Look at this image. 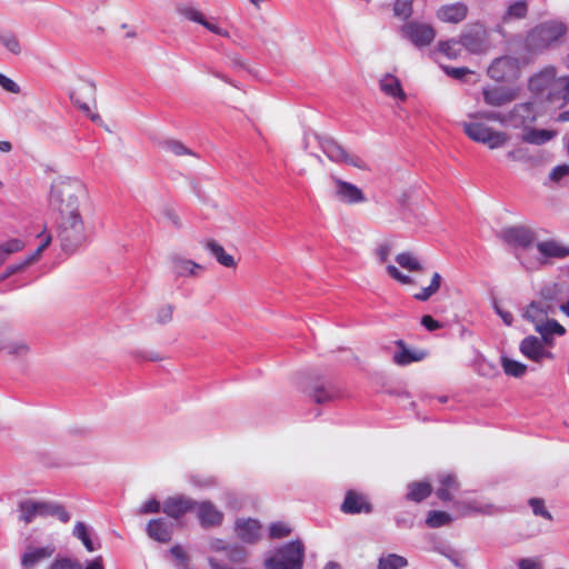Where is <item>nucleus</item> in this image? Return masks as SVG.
Masks as SVG:
<instances>
[{"label": "nucleus", "mask_w": 569, "mask_h": 569, "mask_svg": "<svg viewBox=\"0 0 569 569\" xmlns=\"http://www.w3.org/2000/svg\"><path fill=\"white\" fill-rule=\"evenodd\" d=\"M557 70L548 66L532 74L528 80V89L536 100L562 108L569 102V77H556Z\"/></svg>", "instance_id": "obj_1"}, {"label": "nucleus", "mask_w": 569, "mask_h": 569, "mask_svg": "<svg viewBox=\"0 0 569 569\" xmlns=\"http://www.w3.org/2000/svg\"><path fill=\"white\" fill-rule=\"evenodd\" d=\"M84 183L76 178H60L51 186L49 204L59 216L80 212L79 206L87 198Z\"/></svg>", "instance_id": "obj_2"}, {"label": "nucleus", "mask_w": 569, "mask_h": 569, "mask_svg": "<svg viewBox=\"0 0 569 569\" xmlns=\"http://www.w3.org/2000/svg\"><path fill=\"white\" fill-rule=\"evenodd\" d=\"M313 144H318L328 159L336 163H346L355 168L365 170L367 163L359 156L348 152L338 141L328 136H320L315 132H306L302 146L306 151H310Z\"/></svg>", "instance_id": "obj_3"}, {"label": "nucleus", "mask_w": 569, "mask_h": 569, "mask_svg": "<svg viewBox=\"0 0 569 569\" xmlns=\"http://www.w3.org/2000/svg\"><path fill=\"white\" fill-rule=\"evenodd\" d=\"M57 238L61 249L68 253L74 252L88 240V229L80 212L58 217Z\"/></svg>", "instance_id": "obj_4"}, {"label": "nucleus", "mask_w": 569, "mask_h": 569, "mask_svg": "<svg viewBox=\"0 0 569 569\" xmlns=\"http://www.w3.org/2000/svg\"><path fill=\"white\" fill-rule=\"evenodd\" d=\"M567 31L565 23L557 20L542 22L526 36L525 49L530 53H541L557 42Z\"/></svg>", "instance_id": "obj_5"}, {"label": "nucleus", "mask_w": 569, "mask_h": 569, "mask_svg": "<svg viewBox=\"0 0 569 569\" xmlns=\"http://www.w3.org/2000/svg\"><path fill=\"white\" fill-rule=\"evenodd\" d=\"M420 194L416 188L403 191L398 200L396 211L393 210V222L399 227H413L423 223V217L419 212Z\"/></svg>", "instance_id": "obj_6"}, {"label": "nucleus", "mask_w": 569, "mask_h": 569, "mask_svg": "<svg viewBox=\"0 0 569 569\" xmlns=\"http://www.w3.org/2000/svg\"><path fill=\"white\" fill-rule=\"evenodd\" d=\"M305 546L300 540L290 541L278 548L264 560L266 569H302Z\"/></svg>", "instance_id": "obj_7"}, {"label": "nucleus", "mask_w": 569, "mask_h": 569, "mask_svg": "<svg viewBox=\"0 0 569 569\" xmlns=\"http://www.w3.org/2000/svg\"><path fill=\"white\" fill-rule=\"evenodd\" d=\"M465 134L475 142L483 143L489 149L503 147L509 136L503 131H497L479 120L465 121L461 123Z\"/></svg>", "instance_id": "obj_8"}, {"label": "nucleus", "mask_w": 569, "mask_h": 569, "mask_svg": "<svg viewBox=\"0 0 569 569\" xmlns=\"http://www.w3.org/2000/svg\"><path fill=\"white\" fill-rule=\"evenodd\" d=\"M536 247L540 254L538 260L529 261L522 254H517L518 260L528 270L537 268L538 264L547 262L548 259H562L569 256V247L556 240L540 241Z\"/></svg>", "instance_id": "obj_9"}, {"label": "nucleus", "mask_w": 569, "mask_h": 569, "mask_svg": "<svg viewBox=\"0 0 569 569\" xmlns=\"http://www.w3.org/2000/svg\"><path fill=\"white\" fill-rule=\"evenodd\" d=\"M520 60L511 56L495 59L488 68V76L496 81H510L519 77Z\"/></svg>", "instance_id": "obj_10"}, {"label": "nucleus", "mask_w": 569, "mask_h": 569, "mask_svg": "<svg viewBox=\"0 0 569 569\" xmlns=\"http://www.w3.org/2000/svg\"><path fill=\"white\" fill-rule=\"evenodd\" d=\"M402 36L416 47L429 46L436 37L435 29L428 24L410 21L401 28Z\"/></svg>", "instance_id": "obj_11"}, {"label": "nucleus", "mask_w": 569, "mask_h": 569, "mask_svg": "<svg viewBox=\"0 0 569 569\" xmlns=\"http://www.w3.org/2000/svg\"><path fill=\"white\" fill-rule=\"evenodd\" d=\"M332 191L336 199L347 204L362 203L366 196L356 184L347 182L338 177H331Z\"/></svg>", "instance_id": "obj_12"}, {"label": "nucleus", "mask_w": 569, "mask_h": 569, "mask_svg": "<svg viewBox=\"0 0 569 569\" xmlns=\"http://www.w3.org/2000/svg\"><path fill=\"white\" fill-rule=\"evenodd\" d=\"M502 240L516 249L527 250L536 240L532 229L525 226H513L501 231Z\"/></svg>", "instance_id": "obj_13"}, {"label": "nucleus", "mask_w": 569, "mask_h": 569, "mask_svg": "<svg viewBox=\"0 0 569 569\" xmlns=\"http://www.w3.org/2000/svg\"><path fill=\"white\" fill-rule=\"evenodd\" d=\"M519 97V89L501 86H487L482 89V98L490 107H503Z\"/></svg>", "instance_id": "obj_14"}, {"label": "nucleus", "mask_w": 569, "mask_h": 569, "mask_svg": "<svg viewBox=\"0 0 569 569\" xmlns=\"http://www.w3.org/2000/svg\"><path fill=\"white\" fill-rule=\"evenodd\" d=\"M197 501L184 495L168 497L162 503V512L168 517L178 520L186 513L193 511Z\"/></svg>", "instance_id": "obj_15"}, {"label": "nucleus", "mask_w": 569, "mask_h": 569, "mask_svg": "<svg viewBox=\"0 0 569 569\" xmlns=\"http://www.w3.org/2000/svg\"><path fill=\"white\" fill-rule=\"evenodd\" d=\"M261 530L262 526L257 519L238 518L234 521V533L244 543H257L261 538Z\"/></svg>", "instance_id": "obj_16"}, {"label": "nucleus", "mask_w": 569, "mask_h": 569, "mask_svg": "<svg viewBox=\"0 0 569 569\" xmlns=\"http://www.w3.org/2000/svg\"><path fill=\"white\" fill-rule=\"evenodd\" d=\"M462 47L471 53H481L488 43V33L482 24H475L462 33L460 39Z\"/></svg>", "instance_id": "obj_17"}, {"label": "nucleus", "mask_w": 569, "mask_h": 569, "mask_svg": "<svg viewBox=\"0 0 569 569\" xmlns=\"http://www.w3.org/2000/svg\"><path fill=\"white\" fill-rule=\"evenodd\" d=\"M519 350L523 357L535 362H541L545 358L552 359L553 355L545 348L542 338L528 336L520 342Z\"/></svg>", "instance_id": "obj_18"}, {"label": "nucleus", "mask_w": 569, "mask_h": 569, "mask_svg": "<svg viewBox=\"0 0 569 569\" xmlns=\"http://www.w3.org/2000/svg\"><path fill=\"white\" fill-rule=\"evenodd\" d=\"M538 111L531 101L516 104L511 111L507 113L508 124L513 128L531 124L537 120Z\"/></svg>", "instance_id": "obj_19"}, {"label": "nucleus", "mask_w": 569, "mask_h": 569, "mask_svg": "<svg viewBox=\"0 0 569 569\" xmlns=\"http://www.w3.org/2000/svg\"><path fill=\"white\" fill-rule=\"evenodd\" d=\"M199 523L202 528L219 527L223 521V513L211 501H197L194 508Z\"/></svg>", "instance_id": "obj_20"}, {"label": "nucleus", "mask_w": 569, "mask_h": 569, "mask_svg": "<svg viewBox=\"0 0 569 569\" xmlns=\"http://www.w3.org/2000/svg\"><path fill=\"white\" fill-rule=\"evenodd\" d=\"M396 350L393 351V362L399 366H408L413 362H420L428 357L425 349L411 348L402 340L395 341Z\"/></svg>", "instance_id": "obj_21"}, {"label": "nucleus", "mask_w": 569, "mask_h": 569, "mask_svg": "<svg viewBox=\"0 0 569 569\" xmlns=\"http://www.w3.org/2000/svg\"><path fill=\"white\" fill-rule=\"evenodd\" d=\"M174 523L167 518L151 519L146 527L148 537L160 543H168L173 535Z\"/></svg>", "instance_id": "obj_22"}, {"label": "nucleus", "mask_w": 569, "mask_h": 569, "mask_svg": "<svg viewBox=\"0 0 569 569\" xmlns=\"http://www.w3.org/2000/svg\"><path fill=\"white\" fill-rule=\"evenodd\" d=\"M459 490V482L453 472L442 471L437 475L436 496L443 502L451 501Z\"/></svg>", "instance_id": "obj_23"}, {"label": "nucleus", "mask_w": 569, "mask_h": 569, "mask_svg": "<svg viewBox=\"0 0 569 569\" xmlns=\"http://www.w3.org/2000/svg\"><path fill=\"white\" fill-rule=\"evenodd\" d=\"M54 552V548L52 546L46 547H32L29 546L27 550L21 556V567L22 569H32L42 560L50 558Z\"/></svg>", "instance_id": "obj_24"}, {"label": "nucleus", "mask_w": 569, "mask_h": 569, "mask_svg": "<svg viewBox=\"0 0 569 569\" xmlns=\"http://www.w3.org/2000/svg\"><path fill=\"white\" fill-rule=\"evenodd\" d=\"M30 343L23 338L7 339L0 331V351L6 350L9 356L14 358H26L30 352Z\"/></svg>", "instance_id": "obj_25"}, {"label": "nucleus", "mask_w": 569, "mask_h": 569, "mask_svg": "<svg viewBox=\"0 0 569 569\" xmlns=\"http://www.w3.org/2000/svg\"><path fill=\"white\" fill-rule=\"evenodd\" d=\"M468 7L462 2L445 4L437 11V17L449 23H459L467 17Z\"/></svg>", "instance_id": "obj_26"}, {"label": "nucleus", "mask_w": 569, "mask_h": 569, "mask_svg": "<svg viewBox=\"0 0 569 569\" xmlns=\"http://www.w3.org/2000/svg\"><path fill=\"white\" fill-rule=\"evenodd\" d=\"M341 510L345 513L355 515L360 512H369L370 506L363 496L355 491H348L341 505Z\"/></svg>", "instance_id": "obj_27"}, {"label": "nucleus", "mask_w": 569, "mask_h": 569, "mask_svg": "<svg viewBox=\"0 0 569 569\" xmlns=\"http://www.w3.org/2000/svg\"><path fill=\"white\" fill-rule=\"evenodd\" d=\"M203 246L221 266L226 268H234L237 266L234 258L227 253L223 247L217 241L208 240Z\"/></svg>", "instance_id": "obj_28"}, {"label": "nucleus", "mask_w": 569, "mask_h": 569, "mask_svg": "<svg viewBox=\"0 0 569 569\" xmlns=\"http://www.w3.org/2000/svg\"><path fill=\"white\" fill-rule=\"evenodd\" d=\"M458 510L461 512V516H467L473 512L489 513L491 511L492 506L476 498H466L456 503Z\"/></svg>", "instance_id": "obj_29"}, {"label": "nucleus", "mask_w": 569, "mask_h": 569, "mask_svg": "<svg viewBox=\"0 0 569 569\" xmlns=\"http://www.w3.org/2000/svg\"><path fill=\"white\" fill-rule=\"evenodd\" d=\"M340 396V390L332 383L318 385L312 389L311 397L317 403L332 401Z\"/></svg>", "instance_id": "obj_30"}, {"label": "nucleus", "mask_w": 569, "mask_h": 569, "mask_svg": "<svg viewBox=\"0 0 569 569\" xmlns=\"http://www.w3.org/2000/svg\"><path fill=\"white\" fill-rule=\"evenodd\" d=\"M528 13V2L527 0H517L511 2L505 13L501 17V21L503 23H508L511 20H520L525 19Z\"/></svg>", "instance_id": "obj_31"}, {"label": "nucleus", "mask_w": 569, "mask_h": 569, "mask_svg": "<svg viewBox=\"0 0 569 569\" xmlns=\"http://www.w3.org/2000/svg\"><path fill=\"white\" fill-rule=\"evenodd\" d=\"M542 308L540 300L532 301L523 312V318L533 323L536 330L547 320L546 311Z\"/></svg>", "instance_id": "obj_32"}, {"label": "nucleus", "mask_w": 569, "mask_h": 569, "mask_svg": "<svg viewBox=\"0 0 569 569\" xmlns=\"http://www.w3.org/2000/svg\"><path fill=\"white\" fill-rule=\"evenodd\" d=\"M172 267L178 277L197 276V271L202 269V267L194 261L182 258H173Z\"/></svg>", "instance_id": "obj_33"}, {"label": "nucleus", "mask_w": 569, "mask_h": 569, "mask_svg": "<svg viewBox=\"0 0 569 569\" xmlns=\"http://www.w3.org/2000/svg\"><path fill=\"white\" fill-rule=\"evenodd\" d=\"M555 136V131L532 128L523 133L522 140L530 144L541 146L550 141Z\"/></svg>", "instance_id": "obj_34"}, {"label": "nucleus", "mask_w": 569, "mask_h": 569, "mask_svg": "<svg viewBox=\"0 0 569 569\" xmlns=\"http://www.w3.org/2000/svg\"><path fill=\"white\" fill-rule=\"evenodd\" d=\"M432 491V487L428 481L411 482L408 485L407 498L415 502H420Z\"/></svg>", "instance_id": "obj_35"}, {"label": "nucleus", "mask_w": 569, "mask_h": 569, "mask_svg": "<svg viewBox=\"0 0 569 569\" xmlns=\"http://www.w3.org/2000/svg\"><path fill=\"white\" fill-rule=\"evenodd\" d=\"M73 536L81 540V542L83 543L84 548L89 551V552H92L97 549L100 548V545H94L92 539H91V532H90V528L82 521H78L76 525H74V528H73Z\"/></svg>", "instance_id": "obj_36"}, {"label": "nucleus", "mask_w": 569, "mask_h": 569, "mask_svg": "<svg viewBox=\"0 0 569 569\" xmlns=\"http://www.w3.org/2000/svg\"><path fill=\"white\" fill-rule=\"evenodd\" d=\"M437 551L446 557L456 568L466 569L467 559L463 551L457 550L450 546L438 547Z\"/></svg>", "instance_id": "obj_37"}, {"label": "nucleus", "mask_w": 569, "mask_h": 569, "mask_svg": "<svg viewBox=\"0 0 569 569\" xmlns=\"http://www.w3.org/2000/svg\"><path fill=\"white\" fill-rule=\"evenodd\" d=\"M537 332L541 335L545 342H549L553 335L563 336L566 333V329L557 320L547 319L540 327H538Z\"/></svg>", "instance_id": "obj_38"}, {"label": "nucleus", "mask_w": 569, "mask_h": 569, "mask_svg": "<svg viewBox=\"0 0 569 569\" xmlns=\"http://www.w3.org/2000/svg\"><path fill=\"white\" fill-rule=\"evenodd\" d=\"M395 260L401 268L410 272L423 270L422 263L420 262L419 258L412 252L398 253Z\"/></svg>", "instance_id": "obj_39"}, {"label": "nucleus", "mask_w": 569, "mask_h": 569, "mask_svg": "<svg viewBox=\"0 0 569 569\" xmlns=\"http://www.w3.org/2000/svg\"><path fill=\"white\" fill-rule=\"evenodd\" d=\"M20 520L26 523L32 522L39 517L38 501L32 499H26L19 503Z\"/></svg>", "instance_id": "obj_40"}, {"label": "nucleus", "mask_w": 569, "mask_h": 569, "mask_svg": "<svg viewBox=\"0 0 569 569\" xmlns=\"http://www.w3.org/2000/svg\"><path fill=\"white\" fill-rule=\"evenodd\" d=\"M37 238L40 239V243L37 247V249L26 258V263H34V262H37L40 259V257L43 253V251L52 242V236L46 229H43L41 232H39L37 234Z\"/></svg>", "instance_id": "obj_41"}, {"label": "nucleus", "mask_w": 569, "mask_h": 569, "mask_svg": "<svg viewBox=\"0 0 569 569\" xmlns=\"http://www.w3.org/2000/svg\"><path fill=\"white\" fill-rule=\"evenodd\" d=\"M441 276L438 272H435L432 274L430 284L428 287H425L421 289L420 292L415 293L413 298L418 301H427L429 300L433 295H436L441 286Z\"/></svg>", "instance_id": "obj_42"}, {"label": "nucleus", "mask_w": 569, "mask_h": 569, "mask_svg": "<svg viewBox=\"0 0 569 569\" xmlns=\"http://www.w3.org/2000/svg\"><path fill=\"white\" fill-rule=\"evenodd\" d=\"M452 521L450 513L440 510H431L426 518V525L429 528H440L449 525Z\"/></svg>", "instance_id": "obj_43"}, {"label": "nucleus", "mask_w": 569, "mask_h": 569, "mask_svg": "<svg viewBox=\"0 0 569 569\" xmlns=\"http://www.w3.org/2000/svg\"><path fill=\"white\" fill-rule=\"evenodd\" d=\"M501 366L506 375L516 378L522 377L527 371V366L525 363L507 357H501Z\"/></svg>", "instance_id": "obj_44"}, {"label": "nucleus", "mask_w": 569, "mask_h": 569, "mask_svg": "<svg viewBox=\"0 0 569 569\" xmlns=\"http://www.w3.org/2000/svg\"><path fill=\"white\" fill-rule=\"evenodd\" d=\"M161 148L164 151L170 152L178 157L186 156V154L194 156V153L188 147H186L179 140H174V139H168V140L162 141Z\"/></svg>", "instance_id": "obj_45"}, {"label": "nucleus", "mask_w": 569, "mask_h": 569, "mask_svg": "<svg viewBox=\"0 0 569 569\" xmlns=\"http://www.w3.org/2000/svg\"><path fill=\"white\" fill-rule=\"evenodd\" d=\"M0 43L11 53L18 56L21 53L22 48L18 37L11 32H3L0 34Z\"/></svg>", "instance_id": "obj_46"}, {"label": "nucleus", "mask_w": 569, "mask_h": 569, "mask_svg": "<svg viewBox=\"0 0 569 569\" xmlns=\"http://www.w3.org/2000/svg\"><path fill=\"white\" fill-rule=\"evenodd\" d=\"M461 47V41L451 39L447 41H441L438 46V49L449 59H456L460 54Z\"/></svg>", "instance_id": "obj_47"}, {"label": "nucleus", "mask_w": 569, "mask_h": 569, "mask_svg": "<svg viewBox=\"0 0 569 569\" xmlns=\"http://www.w3.org/2000/svg\"><path fill=\"white\" fill-rule=\"evenodd\" d=\"M469 117L473 120L486 119L489 121L499 122L502 126L508 124L507 113H501V112H497V111H478V112L469 114Z\"/></svg>", "instance_id": "obj_48"}, {"label": "nucleus", "mask_w": 569, "mask_h": 569, "mask_svg": "<svg viewBox=\"0 0 569 569\" xmlns=\"http://www.w3.org/2000/svg\"><path fill=\"white\" fill-rule=\"evenodd\" d=\"M82 92H88V93L92 94L94 92V87L91 83H82L78 90L71 91L69 97H70L71 101L74 104H77L81 110L89 112L90 108H89L88 103L82 102L79 97V93H82Z\"/></svg>", "instance_id": "obj_49"}, {"label": "nucleus", "mask_w": 569, "mask_h": 569, "mask_svg": "<svg viewBox=\"0 0 569 569\" xmlns=\"http://www.w3.org/2000/svg\"><path fill=\"white\" fill-rule=\"evenodd\" d=\"M226 556L229 561L234 563H242L246 561L248 552L244 547L239 545H229Z\"/></svg>", "instance_id": "obj_50"}, {"label": "nucleus", "mask_w": 569, "mask_h": 569, "mask_svg": "<svg viewBox=\"0 0 569 569\" xmlns=\"http://www.w3.org/2000/svg\"><path fill=\"white\" fill-rule=\"evenodd\" d=\"M189 481L193 487L200 489H209L218 485V479L213 476L192 475Z\"/></svg>", "instance_id": "obj_51"}, {"label": "nucleus", "mask_w": 569, "mask_h": 569, "mask_svg": "<svg viewBox=\"0 0 569 569\" xmlns=\"http://www.w3.org/2000/svg\"><path fill=\"white\" fill-rule=\"evenodd\" d=\"M291 532V528L281 521L272 522L269 527V537L271 539H280L289 536Z\"/></svg>", "instance_id": "obj_52"}, {"label": "nucleus", "mask_w": 569, "mask_h": 569, "mask_svg": "<svg viewBox=\"0 0 569 569\" xmlns=\"http://www.w3.org/2000/svg\"><path fill=\"white\" fill-rule=\"evenodd\" d=\"M413 0H396L393 3V14L407 19L412 12Z\"/></svg>", "instance_id": "obj_53"}, {"label": "nucleus", "mask_w": 569, "mask_h": 569, "mask_svg": "<svg viewBox=\"0 0 569 569\" xmlns=\"http://www.w3.org/2000/svg\"><path fill=\"white\" fill-rule=\"evenodd\" d=\"M179 13L181 16H183L186 19L193 21V22H198L200 24H202V22L206 20L203 14L199 10H197L196 8H193L191 6H186V7L179 8Z\"/></svg>", "instance_id": "obj_54"}, {"label": "nucleus", "mask_w": 569, "mask_h": 569, "mask_svg": "<svg viewBox=\"0 0 569 569\" xmlns=\"http://www.w3.org/2000/svg\"><path fill=\"white\" fill-rule=\"evenodd\" d=\"M48 569H81V565L70 558H57Z\"/></svg>", "instance_id": "obj_55"}, {"label": "nucleus", "mask_w": 569, "mask_h": 569, "mask_svg": "<svg viewBox=\"0 0 569 569\" xmlns=\"http://www.w3.org/2000/svg\"><path fill=\"white\" fill-rule=\"evenodd\" d=\"M477 371L481 376L492 377L498 372V368H497V366L489 362L485 358H480L477 360Z\"/></svg>", "instance_id": "obj_56"}, {"label": "nucleus", "mask_w": 569, "mask_h": 569, "mask_svg": "<svg viewBox=\"0 0 569 569\" xmlns=\"http://www.w3.org/2000/svg\"><path fill=\"white\" fill-rule=\"evenodd\" d=\"M529 505L532 508V512L536 516H541V517H543V518H546L548 520L552 519L550 512L545 508V502H543L542 499L531 498L529 500Z\"/></svg>", "instance_id": "obj_57"}, {"label": "nucleus", "mask_w": 569, "mask_h": 569, "mask_svg": "<svg viewBox=\"0 0 569 569\" xmlns=\"http://www.w3.org/2000/svg\"><path fill=\"white\" fill-rule=\"evenodd\" d=\"M160 510H162V505L157 499L151 498L140 506L139 513H157Z\"/></svg>", "instance_id": "obj_58"}, {"label": "nucleus", "mask_w": 569, "mask_h": 569, "mask_svg": "<svg viewBox=\"0 0 569 569\" xmlns=\"http://www.w3.org/2000/svg\"><path fill=\"white\" fill-rule=\"evenodd\" d=\"M0 248L9 256L11 253L21 251L24 248V242L20 239H11L0 244Z\"/></svg>", "instance_id": "obj_59"}, {"label": "nucleus", "mask_w": 569, "mask_h": 569, "mask_svg": "<svg viewBox=\"0 0 569 569\" xmlns=\"http://www.w3.org/2000/svg\"><path fill=\"white\" fill-rule=\"evenodd\" d=\"M0 86L3 90L10 92V93H19L20 87L18 83H16L12 79L8 78L3 73L0 72Z\"/></svg>", "instance_id": "obj_60"}, {"label": "nucleus", "mask_w": 569, "mask_h": 569, "mask_svg": "<svg viewBox=\"0 0 569 569\" xmlns=\"http://www.w3.org/2000/svg\"><path fill=\"white\" fill-rule=\"evenodd\" d=\"M421 325L429 332L436 331V330L441 329L443 327V325L441 322H439L438 320L433 319L429 315L422 316Z\"/></svg>", "instance_id": "obj_61"}, {"label": "nucleus", "mask_w": 569, "mask_h": 569, "mask_svg": "<svg viewBox=\"0 0 569 569\" xmlns=\"http://www.w3.org/2000/svg\"><path fill=\"white\" fill-rule=\"evenodd\" d=\"M568 174H569V166L568 164H559L551 170L549 178L552 181H560L562 178H565Z\"/></svg>", "instance_id": "obj_62"}, {"label": "nucleus", "mask_w": 569, "mask_h": 569, "mask_svg": "<svg viewBox=\"0 0 569 569\" xmlns=\"http://www.w3.org/2000/svg\"><path fill=\"white\" fill-rule=\"evenodd\" d=\"M446 74L450 76L453 79H462L466 74L471 73V71L468 68L461 67V68H452V67H442Z\"/></svg>", "instance_id": "obj_63"}, {"label": "nucleus", "mask_w": 569, "mask_h": 569, "mask_svg": "<svg viewBox=\"0 0 569 569\" xmlns=\"http://www.w3.org/2000/svg\"><path fill=\"white\" fill-rule=\"evenodd\" d=\"M202 26L208 29L209 31H211L212 33H216L218 36H221V37H224V38H229L230 34L229 32L221 28L218 23L213 22V21H209V20H204L202 22Z\"/></svg>", "instance_id": "obj_64"}]
</instances>
